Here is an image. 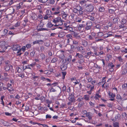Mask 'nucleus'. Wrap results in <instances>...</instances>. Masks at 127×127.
Returning <instances> with one entry per match:
<instances>
[{"label": "nucleus", "mask_w": 127, "mask_h": 127, "mask_svg": "<svg viewBox=\"0 0 127 127\" xmlns=\"http://www.w3.org/2000/svg\"><path fill=\"white\" fill-rule=\"evenodd\" d=\"M53 22L55 24L54 26L55 27H58L59 26H62L63 24L64 21L60 17H58L54 18L52 20Z\"/></svg>", "instance_id": "nucleus-1"}, {"label": "nucleus", "mask_w": 127, "mask_h": 127, "mask_svg": "<svg viewBox=\"0 0 127 127\" xmlns=\"http://www.w3.org/2000/svg\"><path fill=\"white\" fill-rule=\"evenodd\" d=\"M68 99L70 102L68 103V104H69L70 102H74L75 101V99L74 98V94L73 93H71L69 95Z\"/></svg>", "instance_id": "nucleus-2"}, {"label": "nucleus", "mask_w": 127, "mask_h": 127, "mask_svg": "<svg viewBox=\"0 0 127 127\" xmlns=\"http://www.w3.org/2000/svg\"><path fill=\"white\" fill-rule=\"evenodd\" d=\"M5 42L4 41H2L0 42V45L3 46L4 49L3 50L0 51V52L3 53L5 52V50H6L7 49L6 47L5 46Z\"/></svg>", "instance_id": "nucleus-3"}, {"label": "nucleus", "mask_w": 127, "mask_h": 127, "mask_svg": "<svg viewBox=\"0 0 127 127\" xmlns=\"http://www.w3.org/2000/svg\"><path fill=\"white\" fill-rule=\"evenodd\" d=\"M4 69L6 71H8L9 70L12 71L13 69V67L10 64L6 65H5Z\"/></svg>", "instance_id": "nucleus-4"}, {"label": "nucleus", "mask_w": 127, "mask_h": 127, "mask_svg": "<svg viewBox=\"0 0 127 127\" xmlns=\"http://www.w3.org/2000/svg\"><path fill=\"white\" fill-rule=\"evenodd\" d=\"M76 48L78 51L80 52L82 54L84 53L85 52L84 48L82 46H78Z\"/></svg>", "instance_id": "nucleus-5"}, {"label": "nucleus", "mask_w": 127, "mask_h": 127, "mask_svg": "<svg viewBox=\"0 0 127 127\" xmlns=\"http://www.w3.org/2000/svg\"><path fill=\"white\" fill-rule=\"evenodd\" d=\"M93 6L91 4L88 5L86 7V10L87 11L91 12L93 10Z\"/></svg>", "instance_id": "nucleus-6"}, {"label": "nucleus", "mask_w": 127, "mask_h": 127, "mask_svg": "<svg viewBox=\"0 0 127 127\" xmlns=\"http://www.w3.org/2000/svg\"><path fill=\"white\" fill-rule=\"evenodd\" d=\"M21 48V46L18 45H13L12 47V49L13 51H17Z\"/></svg>", "instance_id": "nucleus-7"}, {"label": "nucleus", "mask_w": 127, "mask_h": 127, "mask_svg": "<svg viewBox=\"0 0 127 127\" xmlns=\"http://www.w3.org/2000/svg\"><path fill=\"white\" fill-rule=\"evenodd\" d=\"M67 68V64H63L60 66L61 70L64 71Z\"/></svg>", "instance_id": "nucleus-8"}, {"label": "nucleus", "mask_w": 127, "mask_h": 127, "mask_svg": "<svg viewBox=\"0 0 127 127\" xmlns=\"http://www.w3.org/2000/svg\"><path fill=\"white\" fill-rule=\"evenodd\" d=\"M76 8L79 12V14H81L83 13V12L82 11L83 9L81 6H77Z\"/></svg>", "instance_id": "nucleus-9"}, {"label": "nucleus", "mask_w": 127, "mask_h": 127, "mask_svg": "<svg viewBox=\"0 0 127 127\" xmlns=\"http://www.w3.org/2000/svg\"><path fill=\"white\" fill-rule=\"evenodd\" d=\"M40 24H39L37 27V30L38 31H48V29L46 28H41L40 27Z\"/></svg>", "instance_id": "nucleus-10"}, {"label": "nucleus", "mask_w": 127, "mask_h": 127, "mask_svg": "<svg viewBox=\"0 0 127 127\" xmlns=\"http://www.w3.org/2000/svg\"><path fill=\"white\" fill-rule=\"evenodd\" d=\"M70 22L69 20L66 21L64 23V25L65 27L68 28V27L70 26Z\"/></svg>", "instance_id": "nucleus-11"}, {"label": "nucleus", "mask_w": 127, "mask_h": 127, "mask_svg": "<svg viewBox=\"0 0 127 127\" xmlns=\"http://www.w3.org/2000/svg\"><path fill=\"white\" fill-rule=\"evenodd\" d=\"M23 3L22 2H21L20 3H19V4L18 5L16 6H14L15 8V7H16V9L17 10L19 9L20 8H22L23 7L22 6V5L23 4Z\"/></svg>", "instance_id": "nucleus-12"}, {"label": "nucleus", "mask_w": 127, "mask_h": 127, "mask_svg": "<svg viewBox=\"0 0 127 127\" xmlns=\"http://www.w3.org/2000/svg\"><path fill=\"white\" fill-rule=\"evenodd\" d=\"M43 41L42 40H36L33 42V44H42L43 43Z\"/></svg>", "instance_id": "nucleus-13"}, {"label": "nucleus", "mask_w": 127, "mask_h": 127, "mask_svg": "<svg viewBox=\"0 0 127 127\" xmlns=\"http://www.w3.org/2000/svg\"><path fill=\"white\" fill-rule=\"evenodd\" d=\"M126 25H127L126 24L122 23L121 25L119 27L120 28H123V30H125L127 28H126Z\"/></svg>", "instance_id": "nucleus-14"}, {"label": "nucleus", "mask_w": 127, "mask_h": 127, "mask_svg": "<svg viewBox=\"0 0 127 127\" xmlns=\"http://www.w3.org/2000/svg\"><path fill=\"white\" fill-rule=\"evenodd\" d=\"M116 99H117V101L118 102H120L122 99V98L121 96L119 94L117 95Z\"/></svg>", "instance_id": "nucleus-15"}, {"label": "nucleus", "mask_w": 127, "mask_h": 127, "mask_svg": "<svg viewBox=\"0 0 127 127\" xmlns=\"http://www.w3.org/2000/svg\"><path fill=\"white\" fill-rule=\"evenodd\" d=\"M87 117H88L89 120H91L92 119V113L90 112H87L86 114Z\"/></svg>", "instance_id": "nucleus-16"}, {"label": "nucleus", "mask_w": 127, "mask_h": 127, "mask_svg": "<svg viewBox=\"0 0 127 127\" xmlns=\"http://www.w3.org/2000/svg\"><path fill=\"white\" fill-rule=\"evenodd\" d=\"M65 34V32H60L58 36L60 37H62L64 36Z\"/></svg>", "instance_id": "nucleus-17"}, {"label": "nucleus", "mask_w": 127, "mask_h": 127, "mask_svg": "<svg viewBox=\"0 0 127 127\" xmlns=\"http://www.w3.org/2000/svg\"><path fill=\"white\" fill-rule=\"evenodd\" d=\"M112 34L111 32H108L107 34H104L103 36L104 37L107 38L109 37L110 36L112 35Z\"/></svg>", "instance_id": "nucleus-18"}, {"label": "nucleus", "mask_w": 127, "mask_h": 127, "mask_svg": "<svg viewBox=\"0 0 127 127\" xmlns=\"http://www.w3.org/2000/svg\"><path fill=\"white\" fill-rule=\"evenodd\" d=\"M87 88H88L89 90H92L94 89V85L93 86H91L90 84H88L87 86Z\"/></svg>", "instance_id": "nucleus-19"}, {"label": "nucleus", "mask_w": 127, "mask_h": 127, "mask_svg": "<svg viewBox=\"0 0 127 127\" xmlns=\"http://www.w3.org/2000/svg\"><path fill=\"white\" fill-rule=\"evenodd\" d=\"M108 66L109 68H113L115 66V65L112 63L111 62L108 64Z\"/></svg>", "instance_id": "nucleus-20"}, {"label": "nucleus", "mask_w": 127, "mask_h": 127, "mask_svg": "<svg viewBox=\"0 0 127 127\" xmlns=\"http://www.w3.org/2000/svg\"><path fill=\"white\" fill-rule=\"evenodd\" d=\"M75 57H78L79 59H81L83 57V55L81 54H80L78 53H77Z\"/></svg>", "instance_id": "nucleus-21"}, {"label": "nucleus", "mask_w": 127, "mask_h": 127, "mask_svg": "<svg viewBox=\"0 0 127 127\" xmlns=\"http://www.w3.org/2000/svg\"><path fill=\"white\" fill-rule=\"evenodd\" d=\"M8 31L7 30L5 29L2 32V33L1 35L2 36H4L6 35V34L8 32Z\"/></svg>", "instance_id": "nucleus-22"}, {"label": "nucleus", "mask_w": 127, "mask_h": 127, "mask_svg": "<svg viewBox=\"0 0 127 127\" xmlns=\"http://www.w3.org/2000/svg\"><path fill=\"white\" fill-rule=\"evenodd\" d=\"M87 2V1L86 0H81L80 1V3L81 5L84 6L86 5V3Z\"/></svg>", "instance_id": "nucleus-23"}, {"label": "nucleus", "mask_w": 127, "mask_h": 127, "mask_svg": "<svg viewBox=\"0 0 127 127\" xmlns=\"http://www.w3.org/2000/svg\"><path fill=\"white\" fill-rule=\"evenodd\" d=\"M85 27V25L83 24H79L78 27V30L80 31L82 28H83Z\"/></svg>", "instance_id": "nucleus-24"}, {"label": "nucleus", "mask_w": 127, "mask_h": 127, "mask_svg": "<svg viewBox=\"0 0 127 127\" xmlns=\"http://www.w3.org/2000/svg\"><path fill=\"white\" fill-rule=\"evenodd\" d=\"M61 14L62 15L63 18H66L67 15V14L64 11H62Z\"/></svg>", "instance_id": "nucleus-25"}, {"label": "nucleus", "mask_w": 127, "mask_h": 127, "mask_svg": "<svg viewBox=\"0 0 127 127\" xmlns=\"http://www.w3.org/2000/svg\"><path fill=\"white\" fill-rule=\"evenodd\" d=\"M83 98L86 100H89L90 99L89 96V95H85Z\"/></svg>", "instance_id": "nucleus-26"}, {"label": "nucleus", "mask_w": 127, "mask_h": 127, "mask_svg": "<svg viewBox=\"0 0 127 127\" xmlns=\"http://www.w3.org/2000/svg\"><path fill=\"white\" fill-rule=\"evenodd\" d=\"M104 34L102 32H99L97 33V36L99 38H100Z\"/></svg>", "instance_id": "nucleus-27"}, {"label": "nucleus", "mask_w": 127, "mask_h": 127, "mask_svg": "<svg viewBox=\"0 0 127 127\" xmlns=\"http://www.w3.org/2000/svg\"><path fill=\"white\" fill-rule=\"evenodd\" d=\"M88 44L87 42L85 40H84L82 41V45H83L84 47H86Z\"/></svg>", "instance_id": "nucleus-28"}, {"label": "nucleus", "mask_w": 127, "mask_h": 127, "mask_svg": "<svg viewBox=\"0 0 127 127\" xmlns=\"http://www.w3.org/2000/svg\"><path fill=\"white\" fill-rule=\"evenodd\" d=\"M54 25L52 24V23L50 22H48L46 25V27L48 28H51Z\"/></svg>", "instance_id": "nucleus-29"}, {"label": "nucleus", "mask_w": 127, "mask_h": 127, "mask_svg": "<svg viewBox=\"0 0 127 127\" xmlns=\"http://www.w3.org/2000/svg\"><path fill=\"white\" fill-rule=\"evenodd\" d=\"M108 94L110 98H113L115 96L114 94L111 93H109Z\"/></svg>", "instance_id": "nucleus-30"}, {"label": "nucleus", "mask_w": 127, "mask_h": 127, "mask_svg": "<svg viewBox=\"0 0 127 127\" xmlns=\"http://www.w3.org/2000/svg\"><path fill=\"white\" fill-rule=\"evenodd\" d=\"M105 78L106 77H103L102 79V80L101 82H100L99 83V84H102V83L104 82V83H105V84L106 83V80H105Z\"/></svg>", "instance_id": "nucleus-31"}, {"label": "nucleus", "mask_w": 127, "mask_h": 127, "mask_svg": "<svg viewBox=\"0 0 127 127\" xmlns=\"http://www.w3.org/2000/svg\"><path fill=\"white\" fill-rule=\"evenodd\" d=\"M20 22L18 21L14 25V26L16 27H19L20 26Z\"/></svg>", "instance_id": "nucleus-32"}, {"label": "nucleus", "mask_w": 127, "mask_h": 127, "mask_svg": "<svg viewBox=\"0 0 127 127\" xmlns=\"http://www.w3.org/2000/svg\"><path fill=\"white\" fill-rule=\"evenodd\" d=\"M92 24V23L90 21H88L86 23V26H89L91 27Z\"/></svg>", "instance_id": "nucleus-33"}, {"label": "nucleus", "mask_w": 127, "mask_h": 127, "mask_svg": "<svg viewBox=\"0 0 127 127\" xmlns=\"http://www.w3.org/2000/svg\"><path fill=\"white\" fill-rule=\"evenodd\" d=\"M16 70L17 72L19 73H20L22 72L21 69L19 67H16Z\"/></svg>", "instance_id": "nucleus-34"}, {"label": "nucleus", "mask_w": 127, "mask_h": 127, "mask_svg": "<svg viewBox=\"0 0 127 127\" xmlns=\"http://www.w3.org/2000/svg\"><path fill=\"white\" fill-rule=\"evenodd\" d=\"M123 90H126L127 88V84H124L122 85Z\"/></svg>", "instance_id": "nucleus-35"}, {"label": "nucleus", "mask_w": 127, "mask_h": 127, "mask_svg": "<svg viewBox=\"0 0 127 127\" xmlns=\"http://www.w3.org/2000/svg\"><path fill=\"white\" fill-rule=\"evenodd\" d=\"M17 56H20L22 54V53L21 52V48L19 50H17Z\"/></svg>", "instance_id": "nucleus-36"}, {"label": "nucleus", "mask_w": 127, "mask_h": 127, "mask_svg": "<svg viewBox=\"0 0 127 127\" xmlns=\"http://www.w3.org/2000/svg\"><path fill=\"white\" fill-rule=\"evenodd\" d=\"M7 88H9V89H11V88H12L13 89L12 91L13 90V89L12 87V85L9 83H8L7 84Z\"/></svg>", "instance_id": "nucleus-37"}, {"label": "nucleus", "mask_w": 127, "mask_h": 127, "mask_svg": "<svg viewBox=\"0 0 127 127\" xmlns=\"http://www.w3.org/2000/svg\"><path fill=\"white\" fill-rule=\"evenodd\" d=\"M19 73V74L18 75L20 77L22 78H23L24 77V73H23L21 72Z\"/></svg>", "instance_id": "nucleus-38"}, {"label": "nucleus", "mask_w": 127, "mask_h": 127, "mask_svg": "<svg viewBox=\"0 0 127 127\" xmlns=\"http://www.w3.org/2000/svg\"><path fill=\"white\" fill-rule=\"evenodd\" d=\"M52 16L49 15H45L44 17V19L47 20L48 19L49 17L50 18Z\"/></svg>", "instance_id": "nucleus-39"}, {"label": "nucleus", "mask_w": 127, "mask_h": 127, "mask_svg": "<svg viewBox=\"0 0 127 127\" xmlns=\"http://www.w3.org/2000/svg\"><path fill=\"white\" fill-rule=\"evenodd\" d=\"M76 22H80L81 21V19L79 17H77L75 19Z\"/></svg>", "instance_id": "nucleus-40"}, {"label": "nucleus", "mask_w": 127, "mask_h": 127, "mask_svg": "<svg viewBox=\"0 0 127 127\" xmlns=\"http://www.w3.org/2000/svg\"><path fill=\"white\" fill-rule=\"evenodd\" d=\"M99 11L101 12H103L105 11L104 8L103 7H99Z\"/></svg>", "instance_id": "nucleus-41"}, {"label": "nucleus", "mask_w": 127, "mask_h": 127, "mask_svg": "<svg viewBox=\"0 0 127 127\" xmlns=\"http://www.w3.org/2000/svg\"><path fill=\"white\" fill-rule=\"evenodd\" d=\"M101 96L98 94H96L95 97V99H98V98L100 97Z\"/></svg>", "instance_id": "nucleus-42"}, {"label": "nucleus", "mask_w": 127, "mask_h": 127, "mask_svg": "<svg viewBox=\"0 0 127 127\" xmlns=\"http://www.w3.org/2000/svg\"><path fill=\"white\" fill-rule=\"evenodd\" d=\"M60 52L61 54V56H60V58L63 59L64 57V56L63 54V53L64 52V51H63L61 50L60 51Z\"/></svg>", "instance_id": "nucleus-43"}, {"label": "nucleus", "mask_w": 127, "mask_h": 127, "mask_svg": "<svg viewBox=\"0 0 127 127\" xmlns=\"http://www.w3.org/2000/svg\"><path fill=\"white\" fill-rule=\"evenodd\" d=\"M114 103H107V106L108 107L112 108V107L113 106Z\"/></svg>", "instance_id": "nucleus-44"}, {"label": "nucleus", "mask_w": 127, "mask_h": 127, "mask_svg": "<svg viewBox=\"0 0 127 127\" xmlns=\"http://www.w3.org/2000/svg\"><path fill=\"white\" fill-rule=\"evenodd\" d=\"M2 88L4 90H5L6 89H7L10 92V91H12V90H13V89L12 88H11V89H9V88H7V87L6 88L4 87H3Z\"/></svg>", "instance_id": "nucleus-45"}, {"label": "nucleus", "mask_w": 127, "mask_h": 127, "mask_svg": "<svg viewBox=\"0 0 127 127\" xmlns=\"http://www.w3.org/2000/svg\"><path fill=\"white\" fill-rule=\"evenodd\" d=\"M73 44L76 45H77L78 44V41L75 40H73Z\"/></svg>", "instance_id": "nucleus-46"}, {"label": "nucleus", "mask_w": 127, "mask_h": 127, "mask_svg": "<svg viewBox=\"0 0 127 127\" xmlns=\"http://www.w3.org/2000/svg\"><path fill=\"white\" fill-rule=\"evenodd\" d=\"M62 73L63 74L62 78L64 79L65 77V76L66 74V72H63Z\"/></svg>", "instance_id": "nucleus-47"}, {"label": "nucleus", "mask_w": 127, "mask_h": 127, "mask_svg": "<svg viewBox=\"0 0 127 127\" xmlns=\"http://www.w3.org/2000/svg\"><path fill=\"white\" fill-rule=\"evenodd\" d=\"M92 48L93 49L94 52H96L97 49L98 48L95 46H93L92 47Z\"/></svg>", "instance_id": "nucleus-48"}, {"label": "nucleus", "mask_w": 127, "mask_h": 127, "mask_svg": "<svg viewBox=\"0 0 127 127\" xmlns=\"http://www.w3.org/2000/svg\"><path fill=\"white\" fill-rule=\"evenodd\" d=\"M127 73V70L125 69H123L122 72V74L123 75H125V74Z\"/></svg>", "instance_id": "nucleus-49"}, {"label": "nucleus", "mask_w": 127, "mask_h": 127, "mask_svg": "<svg viewBox=\"0 0 127 127\" xmlns=\"http://www.w3.org/2000/svg\"><path fill=\"white\" fill-rule=\"evenodd\" d=\"M73 12L74 13H79V12L78 11L76 8H74L73 9Z\"/></svg>", "instance_id": "nucleus-50"}, {"label": "nucleus", "mask_w": 127, "mask_h": 127, "mask_svg": "<svg viewBox=\"0 0 127 127\" xmlns=\"http://www.w3.org/2000/svg\"><path fill=\"white\" fill-rule=\"evenodd\" d=\"M114 127H119V123H115L113 124Z\"/></svg>", "instance_id": "nucleus-51"}, {"label": "nucleus", "mask_w": 127, "mask_h": 127, "mask_svg": "<svg viewBox=\"0 0 127 127\" xmlns=\"http://www.w3.org/2000/svg\"><path fill=\"white\" fill-rule=\"evenodd\" d=\"M26 49V47L24 46L22 47V48H21V51L22 50L23 51V52H24L25 50Z\"/></svg>", "instance_id": "nucleus-52"}, {"label": "nucleus", "mask_w": 127, "mask_h": 127, "mask_svg": "<svg viewBox=\"0 0 127 127\" xmlns=\"http://www.w3.org/2000/svg\"><path fill=\"white\" fill-rule=\"evenodd\" d=\"M88 18L90 20L93 21L94 20V18L92 16H89L88 17Z\"/></svg>", "instance_id": "nucleus-53"}, {"label": "nucleus", "mask_w": 127, "mask_h": 127, "mask_svg": "<svg viewBox=\"0 0 127 127\" xmlns=\"http://www.w3.org/2000/svg\"><path fill=\"white\" fill-rule=\"evenodd\" d=\"M31 44H27L26 45V47L28 49H29L31 48Z\"/></svg>", "instance_id": "nucleus-54"}, {"label": "nucleus", "mask_w": 127, "mask_h": 127, "mask_svg": "<svg viewBox=\"0 0 127 127\" xmlns=\"http://www.w3.org/2000/svg\"><path fill=\"white\" fill-rule=\"evenodd\" d=\"M57 59L56 58H53L51 60V62L52 63H55L56 62Z\"/></svg>", "instance_id": "nucleus-55"}, {"label": "nucleus", "mask_w": 127, "mask_h": 127, "mask_svg": "<svg viewBox=\"0 0 127 127\" xmlns=\"http://www.w3.org/2000/svg\"><path fill=\"white\" fill-rule=\"evenodd\" d=\"M5 63L6 65L10 64V62L8 60L5 61Z\"/></svg>", "instance_id": "nucleus-56"}, {"label": "nucleus", "mask_w": 127, "mask_h": 127, "mask_svg": "<svg viewBox=\"0 0 127 127\" xmlns=\"http://www.w3.org/2000/svg\"><path fill=\"white\" fill-rule=\"evenodd\" d=\"M50 92H55L56 91L53 88H52L50 90Z\"/></svg>", "instance_id": "nucleus-57"}, {"label": "nucleus", "mask_w": 127, "mask_h": 127, "mask_svg": "<svg viewBox=\"0 0 127 127\" xmlns=\"http://www.w3.org/2000/svg\"><path fill=\"white\" fill-rule=\"evenodd\" d=\"M35 54V52L34 51L31 52L30 53V55L31 57H33Z\"/></svg>", "instance_id": "nucleus-58"}, {"label": "nucleus", "mask_w": 127, "mask_h": 127, "mask_svg": "<svg viewBox=\"0 0 127 127\" xmlns=\"http://www.w3.org/2000/svg\"><path fill=\"white\" fill-rule=\"evenodd\" d=\"M91 26H86V27L85 29L87 30H89L91 28Z\"/></svg>", "instance_id": "nucleus-59"}, {"label": "nucleus", "mask_w": 127, "mask_h": 127, "mask_svg": "<svg viewBox=\"0 0 127 127\" xmlns=\"http://www.w3.org/2000/svg\"><path fill=\"white\" fill-rule=\"evenodd\" d=\"M25 69H31V67H30V65H28L27 66H25Z\"/></svg>", "instance_id": "nucleus-60"}, {"label": "nucleus", "mask_w": 127, "mask_h": 127, "mask_svg": "<svg viewBox=\"0 0 127 127\" xmlns=\"http://www.w3.org/2000/svg\"><path fill=\"white\" fill-rule=\"evenodd\" d=\"M88 38L89 40H92L93 39V38L92 36L90 35H88Z\"/></svg>", "instance_id": "nucleus-61"}, {"label": "nucleus", "mask_w": 127, "mask_h": 127, "mask_svg": "<svg viewBox=\"0 0 127 127\" xmlns=\"http://www.w3.org/2000/svg\"><path fill=\"white\" fill-rule=\"evenodd\" d=\"M92 79L91 77H88V78H87V80L89 82H90L91 81Z\"/></svg>", "instance_id": "nucleus-62"}, {"label": "nucleus", "mask_w": 127, "mask_h": 127, "mask_svg": "<svg viewBox=\"0 0 127 127\" xmlns=\"http://www.w3.org/2000/svg\"><path fill=\"white\" fill-rule=\"evenodd\" d=\"M46 118H51V116L47 114L46 116Z\"/></svg>", "instance_id": "nucleus-63"}, {"label": "nucleus", "mask_w": 127, "mask_h": 127, "mask_svg": "<svg viewBox=\"0 0 127 127\" xmlns=\"http://www.w3.org/2000/svg\"><path fill=\"white\" fill-rule=\"evenodd\" d=\"M122 52H124L126 53H127V49L126 48H125L124 50H122Z\"/></svg>", "instance_id": "nucleus-64"}]
</instances>
